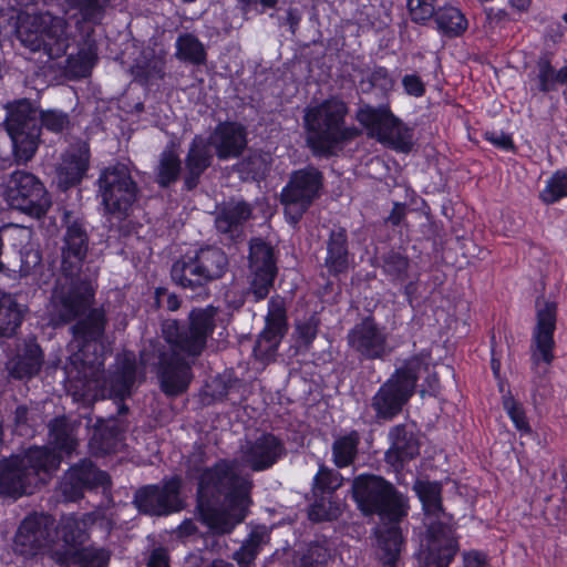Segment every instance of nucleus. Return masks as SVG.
Instances as JSON below:
<instances>
[{
    "instance_id": "f257e3e1",
    "label": "nucleus",
    "mask_w": 567,
    "mask_h": 567,
    "mask_svg": "<svg viewBox=\"0 0 567 567\" xmlns=\"http://www.w3.org/2000/svg\"><path fill=\"white\" fill-rule=\"evenodd\" d=\"M64 235L61 246L60 272L51 296V321L54 326H71V354L62 371L64 380L73 382L99 380L104 367L102 338L107 323L102 308H92L96 269L86 262L89 223L80 212L64 209L61 216Z\"/></svg>"
},
{
    "instance_id": "f03ea898",
    "label": "nucleus",
    "mask_w": 567,
    "mask_h": 567,
    "mask_svg": "<svg viewBox=\"0 0 567 567\" xmlns=\"http://www.w3.org/2000/svg\"><path fill=\"white\" fill-rule=\"evenodd\" d=\"M286 454L284 443L264 434L240 446L239 460H219L198 477L197 508L204 525L214 534H228L241 523L250 505L252 483L238 474L239 465L255 472L268 470Z\"/></svg>"
},
{
    "instance_id": "7ed1b4c3",
    "label": "nucleus",
    "mask_w": 567,
    "mask_h": 567,
    "mask_svg": "<svg viewBox=\"0 0 567 567\" xmlns=\"http://www.w3.org/2000/svg\"><path fill=\"white\" fill-rule=\"evenodd\" d=\"M218 309L213 306L195 308L187 321L165 319L162 334L169 351L154 347L162 390H186L192 380V368L185 358H197L206 348L207 339L216 328Z\"/></svg>"
},
{
    "instance_id": "20e7f679",
    "label": "nucleus",
    "mask_w": 567,
    "mask_h": 567,
    "mask_svg": "<svg viewBox=\"0 0 567 567\" xmlns=\"http://www.w3.org/2000/svg\"><path fill=\"white\" fill-rule=\"evenodd\" d=\"M352 494L362 513L390 522L378 527L375 535L379 559L385 567H394L402 546L398 523L408 515V498L381 476L365 474L355 477Z\"/></svg>"
},
{
    "instance_id": "39448f33",
    "label": "nucleus",
    "mask_w": 567,
    "mask_h": 567,
    "mask_svg": "<svg viewBox=\"0 0 567 567\" xmlns=\"http://www.w3.org/2000/svg\"><path fill=\"white\" fill-rule=\"evenodd\" d=\"M4 127L12 143L14 162L23 165L35 155L42 127L62 134L70 130L71 120L63 111H39L29 100L22 99L8 104Z\"/></svg>"
},
{
    "instance_id": "423d86ee",
    "label": "nucleus",
    "mask_w": 567,
    "mask_h": 567,
    "mask_svg": "<svg viewBox=\"0 0 567 567\" xmlns=\"http://www.w3.org/2000/svg\"><path fill=\"white\" fill-rule=\"evenodd\" d=\"M247 128L241 123L217 124L208 137L195 135L185 155L184 189L194 190L213 165L214 152L219 161L238 158L247 147Z\"/></svg>"
},
{
    "instance_id": "0eeeda50",
    "label": "nucleus",
    "mask_w": 567,
    "mask_h": 567,
    "mask_svg": "<svg viewBox=\"0 0 567 567\" xmlns=\"http://www.w3.org/2000/svg\"><path fill=\"white\" fill-rule=\"evenodd\" d=\"M229 267V257L221 247L202 245L186 251L173 262L171 278L192 297H208L209 285L223 279Z\"/></svg>"
},
{
    "instance_id": "6e6552de",
    "label": "nucleus",
    "mask_w": 567,
    "mask_h": 567,
    "mask_svg": "<svg viewBox=\"0 0 567 567\" xmlns=\"http://www.w3.org/2000/svg\"><path fill=\"white\" fill-rule=\"evenodd\" d=\"M347 112L346 103L336 97L306 111L303 117L307 130L306 143L315 156H333L341 144L360 134L355 126L343 125Z\"/></svg>"
},
{
    "instance_id": "1a4fd4ad",
    "label": "nucleus",
    "mask_w": 567,
    "mask_h": 567,
    "mask_svg": "<svg viewBox=\"0 0 567 567\" xmlns=\"http://www.w3.org/2000/svg\"><path fill=\"white\" fill-rule=\"evenodd\" d=\"M110 6L111 0H64V12L81 37L78 53L65 59L66 71L75 78L90 75L97 61L94 27L102 23Z\"/></svg>"
},
{
    "instance_id": "9d476101",
    "label": "nucleus",
    "mask_w": 567,
    "mask_h": 567,
    "mask_svg": "<svg viewBox=\"0 0 567 567\" xmlns=\"http://www.w3.org/2000/svg\"><path fill=\"white\" fill-rule=\"evenodd\" d=\"M429 353H419L403 360L396 367L391 378L379 390H421L455 388V371L447 364L435 365L433 372L429 371Z\"/></svg>"
},
{
    "instance_id": "9b49d317",
    "label": "nucleus",
    "mask_w": 567,
    "mask_h": 567,
    "mask_svg": "<svg viewBox=\"0 0 567 567\" xmlns=\"http://www.w3.org/2000/svg\"><path fill=\"white\" fill-rule=\"evenodd\" d=\"M99 196L107 214L123 220L137 205L142 190L127 165L116 163L101 171L97 178Z\"/></svg>"
},
{
    "instance_id": "f8f14e48",
    "label": "nucleus",
    "mask_w": 567,
    "mask_h": 567,
    "mask_svg": "<svg viewBox=\"0 0 567 567\" xmlns=\"http://www.w3.org/2000/svg\"><path fill=\"white\" fill-rule=\"evenodd\" d=\"M324 185L323 173L313 165H307L290 173L280 193V204L287 220L297 225L311 205L321 196Z\"/></svg>"
},
{
    "instance_id": "ddd939ff",
    "label": "nucleus",
    "mask_w": 567,
    "mask_h": 567,
    "mask_svg": "<svg viewBox=\"0 0 567 567\" xmlns=\"http://www.w3.org/2000/svg\"><path fill=\"white\" fill-rule=\"evenodd\" d=\"M31 230L18 225L0 227V272L25 277L41 262L40 252L30 245Z\"/></svg>"
},
{
    "instance_id": "4468645a",
    "label": "nucleus",
    "mask_w": 567,
    "mask_h": 567,
    "mask_svg": "<svg viewBox=\"0 0 567 567\" xmlns=\"http://www.w3.org/2000/svg\"><path fill=\"white\" fill-rule=\"evenodd\" d=\"M3 196L12 209L37 219L43 217L52 205L51 196L41 179L22 169L9 175Z\"/></svg>"
},
{
    "instance_id": "2eb2a0df",
    "label": "nucleus",
    "mask_w": 567,
    "mask_h": 567,
    "mask_svg": "<svg viewBox=\"0 0 567 567\" xmlns=\"http://www.w3.org/2000/svg\"><path fill=\"white\" fill-rule=\"evenodd\" d=\"M357 121L371 130L378 141L389 147L409 153L413 148V128L406 126L390 110L389 105L378 107L364 104L355 114Z\"/></svg>"
},
{
    "instance_id": "dca6fc26",
    "label": "nucleus",
    "mask_w": 567,
    "mask_h": 567,
    "mask_svg": "<svg viewBox=\"0 0 567 567\" xmlns=\"http://www.w3.org/2000/svg\"><path fill=\"white\" fill-rule=\"evenodd\" d=\"M32 25L33 29L21 34L25 47L31 51H43L52 60L66 54L73 40L69 18L47 12L35 17Z\"/></svg>"
},
{
    "instance_id": "f3484780",
    "label": "nucleus",
    "mask_w": 567,
    "mask_h": 567,
    "mask_svg": "<svg viewBox=\"0 0 567 567\" xmlns=\"http://www.w3.org/2000/svg\"><path fill=\"white\" fill-rule=\"evenodd\" d=\"M248 246L246 297L254 302H259L268 297L274 287L278 275V258L275 247L260 237L251 238Z\"/></svg>"
},
{
    "instance_id": "a211bd4d",
    "label": "nucleus",
    "mask_w": 567,
    "mask_h": 567,
    "mask_svg": "<svg viewBox=\"0 0 567 567\" xmlns=\"http://www.w3.org/2000/svg\"><path fill=\"white\" fill-rule=\"evenodd\" d=\"M54 518L47 514L28 515L19 525L13 539V551L24 559L43 554L54 542Z\"/></svg>"
},
{
    "instance_id": "6ab92c4d",
    "label": "nucleus",
    "mask_w": 567,
    "mask_h": 567,
    "mask_svg": "<svg viewBox=\"0 0 567 567\" xmlns=\"http://www.w3.org/2000/svg\"><path fill=\"white\" fill-rule=\"evenodd\" d=\"M288 332L286 300L279 295L272 296L268 302L266 326L254 346L257 360L269 363L277 357L279 344Z\"/></svg>"
},
{
    "instance_id": "aec40b11",
    "label": "nucleus",
    "mask_w": 567,
    "mask_h": 567,
    "mask_svg": "<svg viewBox=\"0 0 567 567\" xmlns=\"http://www.w3.org/2000/svg\"><path fill=\"white\" fill-rule=\"evenodd\" d=\"M537 323L533 332L532 361L538 373H546L554 360V332L556 329L557 305L553 301L536 302Z\"/></svg>"
},
{
    "instance_id": "412c9836",
    "label": "nucleus",
    "mask_w": 567,
    "mask_h": 567,
    "mask_svg": "<svg viewBox=\"0 0 567 567\" xmlns=\"http://www.w3.org/2000/svg\"><path fill=\"white\" fill-rule=\"evenodd\" d=\"M182 480L174 476L163 486L148 485L140 488L134 495V504L140 512L148 515H167L183 507L179 497Z\"/></svg>"
},
{
    "instance_id": "4be33fe9",
    "label": "nucleus",
    "mask_w": 567,
    "mask_h": 567,
    "mask_svg": "<svg viewBox=\"0 0 567 567\" xmlns=\"http://www.w3.org/2000/svg\"><path fill=\"white\" fill-rule=\"evenodd\" d=\"M349 347L367 360L386 355L388 337L372 316H367L348 332Z\"/></svg>"
},
{
    "instance_id": "5701e85b",
    "label": "nucleus",
    "mask_w": 567,
    "mask_h": 567,
    "mask_svg": "<svg viewBox=\"0 0 567 567\" xmlns=\"http://www.w3.org/2000/svg\"><path fill=\"white\" fill-rule=\"evenodd\" d=\"M254 207L250 203L230 198L217 206L215 228L225 239L237 243L245 237L246 224L252 218Z\"/></svg>"
},
{
    "instance_id": "b1692460",
    "label": "nucleus",
    "mask_w": 567,
    "mask_h": 567,
    "mask_svg": "<svg viewBox=\"0 0 567 567\" xmlns=\"http://www.w3.org/2000/svg\"><path fill=\"white\" fill-rule=\"evenodd\" d=\"M102 518L100 512L62 515L54 525L53 536L56 535L61 539L63 549L80 548L90 540L91 528Z\"/></svg>"
},
{
    "instance_id": "393cba45",
    "label": "nucleus",
    "mask_w": 567,
    "mask_h": 567,
    "mask_svg": "<svg viewBox=\"0 0 567 567\" xmlns=\"http://www.w3.org/2000/svg\"><path fill=\"white\" fill-rule=\"evenodd\" d=\"M429 534L427 553L422 567H450L458 550L452 529L443 525H432Z\"/></svg>"
},
{
    "instance_id": "a878e982",
    "label": "nucleus",
    "mask_w": 567,
    "mask_h": 567,
    "mask_svg": "<svg viewBox=\"0 0 567 567\" xmlns=\"http://www.w3.org/2000/svg\"><path fill=\"white\" fill-rule=\"evenodd\" d=\"M52 560L62 567H109L112 553L97 545H83L75 549H54Z\"/></svg>"
},
{
    "instance_id": "bb28decb",
    "label": "nucleus",
    "mask_w": 567,
    "mask_h": 567,
    "mask_svg": "<svg viewBox=\"0 0 567 567\" xmlns=\"http://www.w3.org/2000/svg\"><path fill=\"white\" fill-rule=\"evenodd\" d=\"M90 163V147L86 142L80 141L71 145L63 155L59 166L60 183L66 187L79 184L84 177Z\"/></svg>"
},
{
    "instance_id": "cd10ccee",
    "label": "nucleus",
    "mask_w": 567,
    "mask_h": 567,
    "mask_svg": "<svg viewBox=\"0 0 567 567\" xmlns=\"http://www.w3.org/2000/svg\"><path fill=\"white\" fill-rule=\"evenodd\" d=\"M326 251L323 266L330 276H338L349 269V240L344 228L337 227L331 229L326 240Z\"/></svg>"
},
{
    "instance_id": "c85d7f7f",
    "label": "nucleus",
    "mask_w": 567,
    "mask_h": 567,
    "mask_svg": "<svg viewBox=\"0 0 567 567\" xmlns=\"http://www.w3.org/2000/svg\"><path fill=\"white\" fill-rule=\"evenodd\" d=\"M42 361V350L35 339H25L17 347V354L10 370V375L18 380L30 379L39 372Z\"/></svg>"
},
{
    "instance_id": "c756f323",
    "label": "nucleus",
    "mask_w": 567,
    "mask_h": 567,
    "mask_svg": "<svg viewBox=\"0 0 567 567\" xmlns=\"http://www.w3.org/2000/svg\"><path fill=\"white\" fill-rule=\"evenodd\" d=\"M20 296L0 291V337H12L17 333L28 307Z\"/></svg>"
},
{
    "instance_id": "7c9ffc66",
    "label": "nucleus",
    "mask_w": 567,
    "mask_h": 567,
    "mask_svg": "<svg viewBox=\"0 0 567 567\" xmlns=\"http://www.w3.org/2000/svg\"><path fill=\"white\" fill-rule=\"evenodd\" d=\"M143 379L144 373L138 371L134 354H124L116 359L109 371L107 382L110 390H131L140 385Z\"/></svg>"
},
{
    "instance_id": "2f4dec72",
    "label": "nucleus",
    "mask_w": 567,
    "mask_h": 567,
    "mask_svg": "<svg viewBox=\"0 0 567 567\" xmlns=\"http://www.w3.org/2000/svg\"><path fill=\"white\" fill-rule=\"evenodd\" d=\"M154 175L156 184L162 188L169 187L179 178L184 182L185 158L182 161L172 147H166L159 154Z\"/></svg>"
},
{
    "instance_id": "473e14b6",
    "label": "nucleus",
    "mask_w": 567,
    "mask_h": 567,
    "mask_svg": "<svg viewBox=\"0 0 567 567\" xmlns=\"http://www.w3.org/2000/svg\"><path fill=\"white\" fill-rule=\"evenodd\" d=\"M393 442L385 454V458L392 465H402L419 454V443L415 437L403 427H395L391 432Z\"/></svg>"
},
{
    "instance_id": "72a5a7b5",
    "label": "nucleus",
    "mask_w": 567,
    "mask_h": 567,
    "mask_svg": "<svg viewBox=\"0 0 567 567\" xmlns=\"http://www.w3.org/2000/svg\"><path fill=\"white\" fill-rule=\"evenodd\" d=\"M175 58L193 65H205L207 62V52L205 45L193 33H181L175 42Z\"/></svg>"
},
{
    "instance_id": "f704fd0d",
    "label": "nucleus",
    "mask_w": 567,
    "mask_h": 567,
    "mask_svg": "<svg viewBox=\"0 0 567 567\" xmlns=\"http://www.w3.org/2000/svg\"><path fill=\"white\" fill-rule=\"evenodd\" d=\"M383 275L392 284H403L408 279L410 259L396 250H389L378 258Z\"/></svg>"
},
{
    "instance_id": "c9c22d12",
    "label": "nucleus",
    "mask_w": 567,
    "mask_h": 567,
    "mask_svg": "<svg viewBox=\"0 0 567 567\" xmlns=\"http://www.w3.org/2000/svg\"><path fill=\"white\" fill-rule=\"evenodd\" d=\"M135 82L150 86L163 80L166 74V61L162 56L153 55L150 59L137 61L131 69Z\"/></svg>"
},
{
    "instance_id": "e433bc0d",
    "label": "nucleus",
    "mask_w": 567,
    "mask_h": 567,
    "mask_svg": "<svg viewBox=\"0 0 567 567\" xmlns=\"http://www.w3.org/2000/svg\"><path fill=\"white\" fill-rule=\"evenodd\" d=\"M413 489L419 496L426 515L440 517L442 508V486L437 482L416 481Z\"/></svg>"
},
{
    "instance_id": "4c0bfd02",
    "label": "nucleus",
    "mask_w": 567,
    "mask_h": 567,
    "mask_svg": "<svg viewBox=\"0 0 567 567\" xmlns=\"http://www.w3.org/2000/svg\"><path fill=\"white\" fill-rule=\"evenodd\" d=\"M49 435L54 449L65 454H70L78 445L74 426L64 417H56L49 424Z\"/></svg>"
},
{
    "instance_id": "58836bf2",
    "label": "nucleus",
    "mask_w": 567,
    "mask_h": 567,
    "mask_svg": "<svg viewBox=\"0 0 567 567\" xmlns=\"http://www.w3.org/2000/svg\"><path fill=\"white\" fill-rule=\"evenodd\" d=\"M434 19L437 29L449 37L460 35L467 27L465 17L454 7L439 8Z\"/></svg>"
},
{
    "instance_id": "ea45409f",
    "label": "nucleus",
    "mask_w": 567,
    "mask_h": 567,
    "mask_svg": "<svg viewBox=\"0 0 567 567\" xmlns=\"http://www.w3.org/2000/svg\"><path fill=\"white\" fill-rule=\"evenodd\" d=\"M266 542L267 535L264 530H252L241 547L234 553L233 559L237 561L239 567H251Z\"/></svg>"
},
{
    "instance_id": "a19ab883",
    "label": "nucleus",
    "mask_w": 567,
    "mask_h": 567,
    "mask_svg": "<svg viewBox=\"0 0 567 567\" xmlns=\"http://www.w3.org/2000/svg\"><path fill=\"white\" fill-rule=\"evenodd\" d=\"M412 392H377L373 406L379 416L391 419L398 414Z\"/></svg>"
},
{
    "instance_id": "79ce46f5",
    "label": "nucleus",
    "mask_w": 567,
    "mask_h": 567,
    "mask_svg": "<svg viewBox=\"0 0 567 567\" xmlns=\"http://www.w3.org/2000/svg\"><path fill=\"white\" fill-rule=\"evenodd\" d=\"M529 76L535 81V87H532L534 94H536V92L548 93L555 91L556 84H558L557 72L551 65L549 58L546 55L537 60L536 72L534 75L530 74Z\"/></svg>"
},
{
    "instance_id": "37998d69",
    "label": "nucleus",
    "mask_w": 567,
    "mask_h": 567,
    "mask_svg": "<svg viewBox=\"0 0 567 567\" xmlns=\"http://www.w3.org/2000/svg\"><path fill=\"white\" fill-rule=\"evenodd\" d=\"M363 93H370L374 87L389 92L394 86V80L384 66H375L367 76H362L358 84Z\"/></svg>"
},
{
    "instance_id": "c03bdc74",
    "label": "nucleus",
    "mask_w": 567,
    "mask_h": 567,
    "mask_svg": "<svg viewBox=\"0 0 567 567\" xmlns=\"http://www.w3.org/2000/svg\"><path fill=\"white\" fill-rule=\"evenodd\" d=\"M342 484V477L333 470L320 465L318 473L313 477V494L316 496L331 494Z\"/></svg>"
},
{
    "instance_id": "a18cd8bd",
    "label": "nucleus",
    "mask_w": 567,
    "mask_h": 567,
    "mask_svg": "<svg viewBox=\"0 0 567 567\" xmlns=\"http://www.w3.org/2000/svg\"><path fill=\"white\" fill-rule=\"evenodd\" d=\"M70 470H76L78 478L89 488L99 485H109V475L105 472L97 470L90 461H81Z\"/></svg>"
},
{
    "instance_id": "49530a36",
    "label": "nucleus",
    "mask_w": 567,
    "mask_h": 567,
    "mask_svg": "<svg viewBox=\"0 0 567 567\" xmlns=\"http://www.w3.org/2000/svg\"><path fill=\"white\" fill-rule=\"evenodd\" d=\"M358 437L355 434L343 436L333 444V458L338 467L348 466L357 453Z\"/></svg>"
},
{
    "instance_id": "de8ad7c7",
    "label": "nucleus",
    "mask_w": 567,
    "mask_h": 567,
    "mask_svg": "<svg viewBox=\"0 0 567 567\" xmlns=\"http://www.w3.org/2000/svg\"><path fill=\"white\" fill-rule=\"evenodd\" d=\"M567 196V174L556 172L546 184L540 193V198L545 204H554Z\"/></svg>"
},
{
    "instance_id": "09e8293b",
    "label": "nucleus",
    "mask_w": 567,
    "mask_h": 567,
    "mask_svg": "<svg viewBox=\"0 0 567 567\" xmlns=\"http://www.w3.org/2000/svg\"><path fill=\"white\" fill-rule=\"evenodd\" d=\"M503 405L515 427L522 433H530V426L525 416V411L511 392L503 396Z\"/></svg>"
},
{
    "instance_id": "8fccbe9b",
    "label": "nucleus",
    "mask_w": 567,
    "mask_h": 567,
    "mask_svg": "<svg viewBox=\"0 0 567 567\" xmlns=\"http://www.w3.org/2000/svg\"><path fill=\"white\" fill-rule=\"evenodd\" d=\"M236 167L239 173L247 174L252 178L260 177L267 171L266 155L258 152H251L243 158Z\"/></svg>"
},
{
    "instance_id": "3c124183",
    "label": "nucleus",
    "mask_w": 567,
    "mask_h": 567,
    "mask_svg": "<svg viewBox=\"0 0 567 567\" xmlns=\"http://www.w3.org/2000/svg\"><path fill=\"white\" fill-rule=\"evenodd\" d=\"M89 488L76 476V470H69L60 483L59 489L68 502H75L83 496V491Z\"/></svg>"
},
{
    "instance_id": "603ef678",
    "label": "nucleus",
    "mask_w": 567,
    "mask_h": 567,
    "mask_svg": "<svg viewBox=\"0 0 567 567\" xmlns=\"http://www.w3.org/2000/svg\"><path fill=\"white\" fill-rule=\"evenodd\" d=\"M116 432L113 429H106V439L104 440L103 429H95L90 440V447L94 453L106 454L116 447Z\"/></svg>"
},
{
    "instance_id": "864d4df0",
    "label": "nucleus",
    "mask_w": 567,
    "mask_h": 567,
    "mask_svg": "<svg viewBox=\"0 0 567 567\" xmlns=\"http://www.w3.org/2000/svg\"><path fill=\"white\" fill-rule=\"evenodd\" d=\"M408 8L412 21L425 23L435 16L434 0H408Z\"/></svg>"
},
{
    "instance_id": "5fc2aeb1",
    "label": "nucleus",
    "mask_w": 567,
    "mask_h": 567,
    "mask_svg": "<svg viewBox=\"0 0 567 567\" xmlns=\"http://www.w3.org/2000/svg\"><path fill=\"white\" fill-rule=\"evenodd\" d=\"M320 320L316 316H311L303 322L297 324L298 343L305 348H309L316 339Z\"/></svg>"
},
{
    "instance_id": "6e6d98bb",
    "label": "nucleus",
    "mask_w": 567,
    "mask_h": 567,
    "mask_svg": "<svg viewBox=\"0 0 567 567\" xmlns=\"http://www.w3.org/2000/svg\"><path fill=\"white\" fill-rule=\"evenodd\" d=\"M154 305L157 309L176 311L181 308L182 299L175 292H169L165 287H157L154 291Z\"/></svg>"
},
{
    "instance_id": "4d7b16f0",
    "label": "nucleus",
    "mask_w": 567,
    "mask_h": 567,
    "mask_svg": "<svg viewBox=\"0 0 567 567\" xmlns=\"http://www.w3.org/2000/svg\"><path fill=\"white\" fill-rule=\"evenodd\" d=\"M308 515L313 522L330 520L337 517V508L322 496L320 501L311 505Z\"/></svg>"
},
{
    "instance_id": "13d9d810",
    "label": "nucleus",
    "mask_w": 567,
    "mask_h": 567,
    "mask_svg": "<svg viewBox=\"0 0 567 567\" xmlns=\"http://www.w3.org/2000/svg\"><path fill=\"white\" fill-rule=\"evenodd\" d=\"M327 557V551L322 546L318 544L310 545L300 558L299 567H322Z\"/></svg>"
},
{
    "instance_id": "bf43d9fd",
    "label": "nucleus",
    "mask_w": 567,
    "mask_h": 567,
    "mask_svg": "<svg viewBox=\"0 0 567 567\" xmlns=\"http://www.w3.org/2000/svg\"><path fill=\"white\" fill-rule=\"evenodd\" d=\"M402 85L406 94L420 97L425 93V84L416 74H406L402 79Z\"/></svg>"
},
{
    "instance_id": "052dcab7",
    "label": "nucleus",
    "mask_w": 567,
    "mask_h": 567,
    "mask_svg": "<svg viewBox=\"0 0 567 567\" xmlns=\"http://www.w3.org/2000/svg\"><path fill=\"white\" fill-rule=\"evenodd\" d=\"M485 137L496 147L505 151H513L515 148L512 137L504 132H486Z\"/></svg>"
},
{
    "instance_id": "680f3d73",
    "label": "nucleus",
    "mask_w": 567,
    "mask_h": 567,
    "mask_svg": "<svg viewBox=\"0 0 567 567\" xmlns=\"http://www.w3.org/2000/svg\"><path fill=\"white\" fill-rule=\"evenodd\" d=\"M464 567H488L487 556L478 550H470L463 553Z\"/></svg>"
},
{
    "instance_id": "e2e57ef3",
    "label": "nucleus",
    "mask_w": 567,
    "mask_h": 567,
    "mask_svg": "<svg viewBox=\"0 0 567 567\" xmlns=\"http://www.w3.org/2000/svg\"><path fill=\"white\" fill-rule=\"evenodd\" d=\"M406 205L402 203H394L393 208L390 215L386 217L385 221L390 225L396 227L404 223L406 216Z\"/></svg>"
},
{
    "instance_id": "0e129e2a",
    "label": "nucleus",
    "mask_w": 567,
    "mask_h": 567,
    "mask_svg": "<svg viewBox=\"0 0 567 567\" xmlns=\"http://www.w3.org/2000/svg\"><path fill=\"white\" fill-rule=\"evenodd\" d=\"M147 567H169L167 553L163 548L154 549L150 556Z\"/></svg>"
},
{
    "instance_id": "69168bd1",
    "label": "nucleus",
    "mask_w": 567,
    "mask_h": 567,
    "mask_svg": "<svg viewBox=\"0 0 567 567\" xmlns=\"http://www.w3.org/2000/svg\"><path fill=\"white\" fill-rule=\"evenodd\" d=\"M486 17L491 28H495L499 23L508 20V14L503 9L495 10L491 8L486 11Z\"/></svg>"
},
{
    "instance_id": "338daca9",
    "label": "nucleus",
    "mask_w": 567,
    "mask_h": 567,
    "mask_svg": "<svg viewBox=\"0 0 567 567\" xmlns=\"http://www.w3.org/2000/svg\"><path fill=\"white\" fill-rule=\"evenodd\" d=\"M301 21V14L298 9L290 8L287 11L286 23L289 25V30L292 35L296 34L299 23Z\"/></svg>"
},
{
    "instance_id": "774afa93",
    "label": "nucleus",
    "mask_w": 567,
    "mask_h": 567,
    "mask_svg": "<svg viewBox=\"0 0 567 567\" xmlns=\"http://www.w3.org/2000/svg\"><path fill=\"white\" fill-rule=\"evenodd\" d=\"M491 368H492V371L494 373V377L497 379L498 383V388L499 390H504L506 383L505 381L501 378V374H499V370H501V363H499V360L496 358V353H495V350L492 349V360H491Z\"/></svg>"
}]
</instances>
